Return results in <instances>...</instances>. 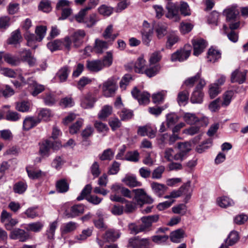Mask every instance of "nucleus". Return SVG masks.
<instances>
[{
  "label": "nucleus",
  "mask_w": 248,
  "mask_h": 248,
  "mask_svg": "<svg viewBox=\"0 0 248 248\" xmlns=\"http://www.w3.org/2000/svg\"><path fill=\"white\" fill-rule=\"evenodd\" d=\"M159 219L158 215L144 216L140 218L141 224L137 225L130 223L128 225V229L132 234H137L140 232H147L152 230V225L157 222Z\"/></svg>",
  "instance_id": "obj_1"
},
{
  "label": "nucleus",
  "mask_w": 248,
  "mask_h": 248,
  "mask_svg": "<svg viewBox=\"0 0 248 248\" xmlns=\"http://www.w3.org/2000/svg\"><path fill=\"white\" fill-rule=\"evenodd\" d=\"M86 33L83 30H77L70 36H66L63 39V46L65 49L69 51L71 49L72 45L75 48L82 46L84 42Z\"/></svg>",
  "instance_id": "obj_2"
},
{
  "label": "nucleus",
  "mask_w": 248,
  "mask_h": 248,
  "mask_svg": "<svg viewBox=\"0 0 248 248\" xmlns=\"http://www.w3.org/2000/svg\"><path fill=\"white\" fill-rule=\"evenodd\" d=\"M177 148L179 151L174 155V160L183 161L186 159L191 150V144L189 142H178Z\"/></svg>",
  "instance_id": "obj_3"
},
{
  "label": "nucleus",
  "mask_w": 248,
  "mask_h": 248,
  "mask_svg": "<svg viewBox=\"0 0 248 248\" xmlns=\"http://www.w3.org/2000/svg\"><path fill=\"white\" fill-rule=\"evenodd\" d=\"M111 201L122 203H125L124 212L127 214L131 213L135 211L137 208L136 202L132 201H128L124 198L116 194L110 196Z\"/></svg>",
  "instance_id": "obj_4"
},
{
  "label": "nucleus",
  "mask_w": 248,
  "mask_h": 248,
  "mask_svg": "<svg viewBox=\"0 0 248 248\" xmlns=\"http://www.w3.org/2000/svg\"><path fill=\"white\" fill-rule=\"evenodd\" d=\"M191 51V46L190 45H186L184 48L177 50L171 54V61L172 62H183L189 57Z\"/></svg>",
  "instance_id": "obj_5"
},
{
  "label": "nucleus",
  "mask_w": 248,
  "mask_h": 248,
  "mask_svg": "<svg viewBox=\"0 0 248 248\" xmlns=\"http://www.w3.org/2000/svg\"><path fill=\"white\" fill-rule=\"evenodd\" d=\"M61 146V145L59 142L46 140L40 144L39 153L42 156H48L50 149L57 150Z\"/></svg>",
  "instance_id": "obj_6"
},
{
  "label": "nucleus",
  "mask_w": 248,
  "mask_h": 248,
  "mask_svg": "<svg viewBox=\"0 0 248 248\" xmlns=\"http://www.w3.org/2000/svg\"><path fill=\"white\" fill-rule=\"evenodd\" d=\"M116 82V79L111 77L103 83L102 89L105 96L109 97L114 93L117 88Z\"/></svg>",
  "instance_id": "obj_7"
},
{
  "label": "nucleus",
  "mask_w": 248,
  "mask_h": 248,
  "mask_svg": "<svg viewBox=\"0 0 248 248\" xmlns=\"http://www.w3.org/2000/svg\"><path fill=\"white\" fill-rule=\"evenodd\" d=\"M166 8L167 13L166 16L167 18L172 19L175 21H178L180 19L179 14V6L177 3L171 2H168Z\"/></svg>",
  "instance_id": "obj_8"
},
{
  "label": "nucleus",
  "mask_w": 248,
  "mask_h": 248,
  "mask_svg": "<svg viewBox=\"0 0 248 248\" xmlns=\"http://www.w3.org/2000/svg\"><path fill=\"white\" fill-rule=\"evenodd\" d=\"M149 245V238L140 239L139 236L130 238L128 242V246L131 248H148Z\"/></svg>",
  "instance_id": "obj_9"
},
{
  "label": "nucleus",
  "mask_w": 248,
  "mask_h": 248,
  "mask_svg": "<svg viewBox=\"0 0 248 248\" xmlns=\"http://www.w3.org/2000/svg\"><path fill=\"white\" fill-rule=\"evenodd\" d=\"M133 97L138 100L140 104H146L149 102L150 94L147 92L141 93L136 87L131 91Z\"/></svg>",
  "instance_id": "obj_10"
},
{
  "label": "nucleus",
  "mask_w": 248,
  "mask_h": 248,
  "mask_svg": "<svg viewBox=\"0 0 248 248\" xmlns=\"http://www.w3.org/2000/svg\"><path fill=\"white\" fill-rule=\"evenodd\" d=\"M28 232L20 229H16L11 232L10 237L12 239H18L21 242H25L29 238Z\"/></svg>",
  "instance_id": "obj_11"
},
{
  "label": "nucleus",
  "mask_w": 248,
  "mask_h": 248,
  "mask_svg": "<svg viewBox=\"0 0 248 248\" xmlns=\"http://www.w3.org/2000/svg\"><path fill=\"white\" fill-rule=\"evenodd\" d=\"M192 43L193 46V54L195 56L199 55L206 46V42L203 39H193Z\"/></svg>",
  "instance_id": "obj_12"
},
{
  "label": "nucleus",
  "mask_w": 248,
  "mask_h": 248,
  "mask_svg": "<svg viewBox=\"0 0 248 248\" xmlns=\"http://www.w3.org/2000/svg\"><path fill=\"white\" fill-rule=\"evenodd\" d=\"M41 122V118L32 116L26 117L23 123V129L28 131Z\"/></svg>",
  "instance_id": "obj_13"
},
{
  "label": "nucleus",
  "mask_w": 248,
  "mask_h": 248,
  "mask_svg": "<svg viewBox=\"0 0 248 248\" xmlns=\"http://www.w3.org/2000/svg\"><path fill=\"white\" fill-rule=\"evenodd\" d=\"M110 45L109 41H105L97 38L95 40L94 43V51L96 54H101L104 52V50L107 49Z\"/></svg>",
  "instance_id": "obj_14"
},
{
  "label": "nucleus",
  "mask_w": 248,
  "mask_h": 248,
  "mask_svg": "<svg viewBox=\"0 0 248 248\" xmlns=\"http://www.w3.org/2000/svg\"><path fill=\"white\" fill-rule=\"evenodd\" d=\"M86 66L87 69L91 72L97 73L103 69L101 60L87 61Z\"/></svg>",
  "instance_id": "obj_15"
},
{
  "label": "nucleus",
  "mask_w": 248,
  "mask_h": 248,
  "mask_svg": "<svg viewBox=\"0 0 248 248\" xmlns=\"http://www.w3.org/2000/svg\"><path fill=\"white\" fill-rule=\"evenodd\" d=\"M247 71L243 72L236 69L231 75V81L232 83L237 82L239 84H242L245 82L246 78Z\"/></svg>",
  "instance_id": "obj_16"
},
{
  "label": "nucleus",
  "mask_w": 248,
  "mask_h": 248,
  "mask_svg": "<svg viewBox=\"0 0 248 248\" xmlns=\"http://www.w3.org/2000/svg\"><path fill=\"white\" fill-rule=\"evenodd\" d=\"M96 101L95 98L91 93H88L81 99L80 105L83 108H93Z\"/></svg>",
  "instance_id": "obj_17"
},
{
  "label": "nucleus",
  "mask_w": 248,
  "mask_h": 248,
  "mask_svg": "<svg viewBox=\"0 0 248 248\" xmlns=\"http://www.w3.org/2000/svg\"><path fill=\"white\" fill-rule=\"evenodd\" d=\"M153 192L158 197H161L167 190L168 187L164 184L153 182L151 184Z\"/></svg>",
  "instance_id": "obj_18"
},
{
  "label": "nucleus",
  "mask_w": 248,
  "mask_h": 248,
  "mask_svg": "<svg viewBox=\"0 0 248 248\" xmlns=\"http://www.w3.org/2000/svg\"><path fill=\"white\" fill-rule=\"evenodd\" d=\"M84 207L82 204H77L72 206L69 212H67L66 216L68 218H73L83 213Z\"/></svg>",
  "instance_id": "obj_19"
},
{
  "label": "nucleus",
  "mask_w": 248,
  "mask_h": 248,
  "mask_svg": "<svg viewBox=\"0 0 248 248\" xmlns=\"http://www.w3.org/2000/svg\"><path fill=\"white\" fill-rule=\"evenodd\" d=\"M94 132V129L91 125H88L82 131L81 133V136L82 140V142L83 144L86 145H90V140L89 139L91 137Z\"/></svg>",
  "instance_id": "obj_20"
},
{
  "label": "nucleus",
  "mask_w": 248,
  "mask_h": 248,
  "mask_svg": "<svg viewBox=\"0 0 248 248\" xmlns=\"http://www.w3.org/2000/svg\"><path fill=\"white\" fill-rule=\"evenodd\" d=\"M122 181L126 186L131 187L140 186L141 185V183L137 180L136 176L134 175H126Z\"/></svg>",
  "instance_id": "obj_21"
},
{
  "label": "nucleus",
  "mask_w": 248,
  "mask_h": 248,
  "mask_svg": "<svg viewBox=\"0 0 248 248\" xmlns=\"http://www.w3.org/2000/svg\"><path fill=\"white\" fill-rule=\"evenodd\" d=\"M22 39L20 31L19 29H17L11 33L10 37L7 40V44L16 45L21 42Z\"/></svg>",
  "instance_id": "obj_22"
},
{
  "label": "nucleus",
  "mask_w": 248,
  "mask_h": 248,
  "mask_svg": "<svg viewBox=\"0 0 248 248\" xmlns=\"http://www.w3.org/2000/svg\"><path fill=\"white\" fill-rule=\"evenodd\" d=\"M111 188L115 192L120 191V193L124 197L130 199L132 198V191H130L125 187L121 186L119 185H113L111 186Z\"/></svg>",
  "instance_id": "obj_23"
},
{
  "label": "nucleus",
  "mask_w": 248,
  "mask_h": 248,
  "mask_svg": "<svg viewBox=\"0 0 248 248\" xmlns=\"http://www.w3.org/2000/svg\"><path fill=\"white\" fill-rule=\"evenodd\" d=\"M3 58L6 63L12 66H17L20 63V60L18 57L9 53L4 54Z\"/></svg>",
  "instance_id": "obj_24"
},
{
  "label": "nucleus",
  "mask_w": 248,
  "mask_h": 248,
  "mask_svg": "<svg viewBox=\"0 0 248 248\" xmlns=\"http://www.w3.org/2000/svg\"><path fill=\"white\" fill-rule=\"evenodd\" d=\"M141 33L143 44L147 46H149L152 39L153 30L151 29H149L148 30L143 29L141 31Z\"/></svg>",
  "instance_id": "obj_25"
},
{
  "label": "nucleus",
  "mask_w": 248,
  "mask_h": 248,
  "mask_svg": "<svg viewBox=\"0 0 248 248\" xmlns=\"http://www.w3.org/2000/svg\"><path fill=\"white\" fill-rule=\"evenodd\" d=\"M120 236V234L118 231L113 229H109L106 232L104 238L108 242H114Z\"/></svg>",
  "instance_id": "obj_26"
},
{
  "label": "nucleus",
  "mask_w": 248,
  "mask_h": 248,
  "mask_svg": "<svg viewBox=\"0 0 248 248\" xmlns=\"http://www.w3.org/2000/svg\"><path fill=\"white\" fill-rule=\"evenodd\" d=\"M204 93L201 90L194 89L191 97L190 101L192 103L201 104L202 102Z\"/></svg>",
  "instance_id": "obj_27"
},
{
  "label": "nucleus",
  "mask_w": 248,
  "mask_h": 248,
  "mask_svg": "<svg viewBox=\"0 0 248 248\" xmlns=\"http://www.w3.org/2000/svg\"><path fill=\"white\" fill-rule=\"evenodd\" d=\"M239 239L238 232L236 231H232L228 235L227 238L225 239V242L228 246H233L236 244Z\"/></svg>",
  "instance_id": "obj_28"
},
{
  "label": "nucleus",
  "mask_w": 248,
  "mask_h": 248,
  "mask_svg": "<svg viewBox=\"0 0 248 248\" xmlns=\"http://www.w3.org/2000/svg\"><path fill=\"white\" fill-rule=\"evenodd\" d=\"M145 66V61L142 57L138 58L137 61L133 63L134 70L137 73H143V70Z\"/></svg>",
  "instance_id": "obj_29"
},
{
  "label": "nucleus",
  "mask_w": 248,
  "mask_h": 248,
  "mask_svg": "<svg viewBox=\"0 0 248 248\" xmlns=\"http://www.w3.org/2000/svg\"><path fill=\"white\" fill-rule=\"evenodd\" d=\"M25 38L27 41V44L29 46L33 49L36 48L37 47L36 43L38 42V37L36 35L27 31L25 35Z\"/></svg>",
  "instance_id": "obj_30"
},
{
  "label": "nucleus",
  "mask_w": 248,
  "mask_h": 248,
  "mask_svg": "<svg viewBox=\"0 0 248 248\" xmlns=\"http://www.w3.org/2000/svg\"><path fill=\"white\" fill-rule=\"evenodd\" d=\"M221 58V53L213 47L210 48L207 53V59L208 61L215 62Z\"/></svg>",
  "instance_id": "obj_31"
},
{
  "label": "nucleus",
  "mask_w": 248,
  "mask_h": 248,
  "mask_svg": "<svg viewBox=\"0 0 248 248\" xmlns=\"http://www.w3.org/2000/svg\"><path fill=\"white\" fill-rule=\"evenodd\" d=\"M189 95L188 91L186 90L180 92L177 98L178 104L180 106H185L188 102Z\"/></svg>",
  "instance_id": "obj_32"
},
{
  "label": "nucleus",
  "mask_w": 248,
  "mask_h": 248,
  "mask_svg": "<svg viewBox=\"0 0 248 248\" xmlns=\"http://www.w3.org/2000/svg\"><path fill=\"white\" fill-rule=\"evenodd\" d=\"M56 188L59 193H65L69 190V184L66 179H62L57 182Z\"/></svg>",
  "instance_id": "obj_33"
},
{
  "label": "nucleus",
  "mask_w": 248,
  "mask_h": 248,
  "mask_svg": "<svg viewBox=\"0 0 248 248\" xmlns=\"http://www.w3.org/2000/svg\"><path fill=\"white\" fill-rule=\"evenodd\" d=\"M70 72V69L68 66L62 67L57 73V76L59 78L60 82H63L65 81Z\"/></svg>",
  "instance_id": "obj_34"
},
{
  "label": "nucleus",
  "mask_w": 248,
  "mask_h": 248,
  "mask_svg": "<svg viewBox=\"0 0 248 248\" xmlns=\"http://www.w3.org/2000/svg\"><path fill=\"white\" fill-rule=\"evenodd\" d=\"M184 231L182 229H177L172 232L170 234V240L174 243H179L180 240L184 237Z\"/></svg>",
  "instance_id": "obj_35"
},
{
  "label": "nucleus",
  "mask_w": 248,
  "mask_h": 248,
  "mask_svg": "<svg viewBox=\"0 0 248 248\" xmlns=\"http://www.w3.org/2000/svg\"><path fill=\"white\" fill-rule=\"evenodd\" d=\"M29 84L33 88L32 95L34 96H36L45 90V87L43 85L38 84L36 81L33 79H30Z\"/></svg>",
  "instance_id": "obj_36"
},
{
  "label": "nucleus",
  "mask_w": 248,
  "mask_h": 248,
  "mask_svg": "<svg viewBox=\"0 0 248 248\" xmlns=\"http://www.w3.org/2000/svg\"><path fill=\"white\" fill-rule=\"evenodd\" d=\"M27 188V184L23 181L18 182L14 185L13 190L16 193L23 194Z\"/></svg>",
  "instance_id": "obj_37"
},
{
  "label": "nucleus",
  "mask_w": 248,
  "mask_h": 248,
  "mask_svg": "<svg viewBox=\"0 0 248 248\" xmlns=\"http://www.w3.org/2000/svg\"><path fill=\"white\" fill-rule=\"evenodd\" d=\"M91 10V7H85L75 16V20L79 23H83L86 18L87 12Z\"/></svg>",
  "instance_id": "obj_38"
},
{
  "label": "nucleus",
  "mask_w": 248,
  "mask_h": 248,
  "mask_svg": "<svg viewBox=\"0 0 248 248\" xmlns=\"http://www.w3.org/2000/svg\"><path fill=\"white\" fill-rule=\"evenodd\" d=\"M98 20V19L96 14H92L88 17H86L83 23L86 25V27L90 28L93 27Z\"/></svg>",
  "instance_id": "obj_39"
},
{
  "label": "nucleus",
  "mask_w": 248,
  "mask_h": 248,
  "mask_svg": "<svg viewBox=\"0 0 248 248\" xmlns=\"http://www.w3.org/2000/svg\"><path fill=\"white\" fill-rule=\"evenodd\" d=\"M224 13L226 16V20L228 22L237 19L239 12L234 8H230L226 10Z\"/></svg>",
  "instance_id": "obj_40"
},
{
  "label": "nucleus",
  "mask_w": 248,
  "mask_h": 248,
  "mask_svg": "<svg viewBox=\"0 0 248 248\" xmlns=\"http://www.w3.org/2000/svg\"><path fill=\"white\" fill-rule=\"evenodd\" d=\"M114 152L110 148L105 150L102 154L99 155V159L102 161L111 160L114 156Z\"/></svg>",
  "instance_id": "obj_41"
},
{
  "label": "nucleus",
  "mask_w": 248,
  "mask_h": 248,
  "mask_svg": "<svg viewBox=\"0 0 248 248\" xmlns=\"http://www.w3.org/2000/svg\"><path fill=\"white\" fill-rule=\"evenodd\" d=\"M112 108L108 105H105L98 113V117L100 119H105L112 113Z\"/></svg>",
  "instance_id": "obj_42"
},
{
  "label": "nucleus",
  "mask_w": 248,
  "mask_h": 248,
  "mask_svg": "<svg viewBox=\"0 0 248 248\" xmlns=\"http://www.w3.org/2000/svg\"><path fill=\"white\" fill-rule=\"evenodd\" d=\"M217 202L218 205L223 208H226L233 204V201L226 196H223L218 198Z\"/></svg>",
  "instance_id": "obj_43"
},
{
  "label": "nucleus",
  "mask_w": 248,
  "mask_h": 248,
  "mask_svg": "<svg viewBox=\"0 0 248 248\" xmlns=\"http://www.w3.org/2000/svg\"><path fill=\"white\" fill-rule=\"evenodd\" d=\"M184 121L189 124H194L199 121L198 118L194 113H185L183 116Z\"/></svg>",
  "instance_id": "obj_44"
},
{
  "label": "nucleus",
  "mask_w": 248,
  "mask_h": 248,
  "mask_svg": "<svg viewBox=\"0 0 248 248\" xmlns=\"http://www.w3.org/2000/svg\"><path fill=\"white\" fill-rule=\"evenodd\" d=\"M118 114L122 121L128 120L131 119L133 116V111L125 108L118 112Z\"/></svg>",
  "instance_id": "obj_45"
},
{
  "label": "nucleus",
  "mask_w": 248,
  "mask_h": 248,
  "mask_svg": "<svg viewBox=\"0 0 248 248\" xmlns=\"http://www.w3.org/2000/svg\"><path fill=\"white\" fill-rule=\"evenodd\" d=\"M140 155L137 151H129L126 153L124 160L132 162H138L139 160Z\"/></svg>",
  "instance_id": "obj_46"
},
{
  "label": "nucleus",
  "mask_w": 248,
  "mask_h": 248,
  "mask_svg": "<svg viewBox=\"0 0 248 248\" xmlns=\"http://www.w3.org/2000/svg\"><path fill=\"white\" fill-rule=\"evenodd\" d=\"M76 223L70 221L66 224H63L61 228V232L62 234H66L74 231L76 229Z\"/></svg>",
  "instance_id": "obj_47"
},
{
  "label": "nucleus",
  "mask_w": 248,
  "mask_h": 248,
  "mask_svg": "<svg viewBox=\"0 0 248 248\" xmlns=\"http://www.w3.org/2000/svg\"><path fill=\"white\" fill-rule=\"evenodd\" d=\"M97 219H93V223L95 226L100 229H106V226L104 223L103 217L100 212H97L96 214Z\"/></svg>",
  "instance_id": "obj_48"
},
{
  "label": "nucleus",
  "mask_w": 248,
  "mask_h": 248,
  "mask_svg": "<svg viewBox=\"0 0 248 248\" xmlns=\"http://www.w3.org/2000/svg\"><path fill=\"white\" fill-rule=\"evenodd\" d=\"M92 189V186L91 184L86 185L81 191L80 195L77 198L78 201H81L84 199H86L87 195L90 194Z\"/></svg>",
  "instance_id": "obj_49"
},
{
  "label": "nucleus",
  "mask_w": 248,
  "mask_h": 248,
  "mask_svg": "<svg viewBox=\"0 0 248 248\" xmlns=\"http://www.w3.org/2000/svg\"><path fill=\"white\" fill-rule=\"evenodd\" d=\"M112 53L111 51H108L106 53V55L104 56L103 59L101 60V63L103 64V67H109L112 64Z\"/></svg>",
  "instance_id": "obj_50"
},
{
  "label": "nucleus",
  "mask_w": 248,
  "mask_h": 248,
  "mask_svg": "<svg viewBox=\"0 0 248 248\" xmlns=\"http://www.w3.org/2000/svg\"><path fill=\"white\" fill-rule=\"evenodd\" d=\"M47 28L45 26H37L35 29V33L36 36L38 37V41L41 42L44 38Z\"/></svg>",
  "instance_id": "obj_51"
},
{
  "label": "nucleus",
  "mask_w": 248,
  "mask_h": 248,
  "mask_svg": "<svg viewBox=\"0 0 248 248\" xmlns=\"http://www.w3.org/2000/svg\"><path fill=\"white\" fill-rule=\"evenodd\" d=\"M57 227V222L54 221L49 225V229L46 231V235L48 239L52 240L54 239L55 232Z\"/></svg>",
  "instance_id": "obj_52"
},
{
  "label": "nucleus",
  "mask_w": 248,
  "mask_h": 248,
  "mask_svg": "<svg viewBox=\"0 0 248 248\" xmlns=\"http://www.w3.org/2000/svg\"><path fill=\"white\" fill-rule=\"evenodd\" d=\"M98 10L100 14L108 16L112 14L113 9L110 6L103 4L98 8Z\"/></svg>",
  "instance_id": "obj_53"
},
{
  "label": "nucleus",
  "mask_w": 248,
  "mask_h": 248,
  "mask_svg": "<svg viewBox=\"0 0 248 248\" xmlns=\"http://www.w3.org/2000/svg\"><path fill=\"white\" fill-rule=\"evenodd\" d=\"M52 116V115L50 109L43 108L40 111L37 117L40 118L41 121L43 120L44 121H47Z\"/></svg>",
  "instance_id": "obj_54"
},
{
  "label": "nucleus",
  "mask_w": 248,
  "mask_h": 248,
  "mask_svg": "<svg viewBox=\"0 0 248 248\" xmlns=\"http://www.w3.org/2000/svg\"><path fill=\"white\" fill-rule=\"evenodd\" d=\"M201 76V73H197L195 76L186 79L184 82V84L189 88L192 87L194 86L195 83L197 80H198L199 79H200Z\"/></svg>",
  "instance_id": "obj_55"
},
{
  "label": "nucleus",
  "mask_w": 248,
  "mask_h": 248,
  "mask_svg": "<svg viewBox=\"0 0 248 248\" xmlns=\"http://www.w3.org/2000/svg\"><path fill=\"white\" fill-rule=\"evenodd\" d=\"M224 33L227 34L228 39L233 43L237 42L238 39V34L234 31H231L227 33V31L228 30V27L226 25H223Z\"/></svg>",
  "instance_id": "obj_56"
},
{
  "label": "nucleus",
  "mask_w": 248,
  "mask_h": 248,
  "mask_svg": "<svg viewBox=\"0 0 248 248\" xmlns=\"http://www.w3.org/2000/svg\"><path fill=\"white\" fill-rule=\"evenodd\" d=\"M62 41L57 39L53 42H49L47 44V47L51 51H55L61 49V46L63 45Z\"/></svg>",
  "instance_id": "obj_57"
},
{
  "label": "nucleus",
  "mask_w": 248,
  "mask_h": 248,
  "mask_svg": "<svg viewBox=\"0 0 248 248\" xmlns=\"http://www.w3.org/2000/svg\"><path fill=\"white\" fill-rule=\"evenodd\" d=\"M44 225L40 222L31 223L27 225V230L33 232H40L43 228Z\"/></svg>",
  "instance_id": "obj_58"
},
{
  "label": "nucleus",
  "mask_w": 248,
  "mask_h": 248,
  "mask_svg": "<svg viewBox=\"0 0 248 248\" xmlns=\"http://www.w3.org/2000/svg\"><path fill=\"white\" fill-rule=\"evenodd\" d=\"M30 104L27 101H21L18 102L16 104V109L20 112H25L29 110Z\"/></svg>",
  "instance_id": "obj_59"
},
{
  "label": "nucleus",
  "mask_w": 248,
  "mask_h": 248,
  "mask_svg": "<svg viewBox=\"0 0 248 248\" xmlns=\"http://www.w3.org/2000/svg\"><path fill=\"white\" fill-rule=\"evenodd\" d=\"M83 124V120L80 119L76 121L69 127V132L71 134L77 133Z\"/></svg>",
  "instance_id": "obj_60"
},
{
  "label": "nucleus",
  "mask_w": 248,
  "mask_h": 248,
  "mask_svg": "<svg viewBox=\"0 0 248 248\" xmlns=\"http://www.w3.org/2000/svg\"><path fill=\"white\" fill-rule=\"evenodd\" d=\"M21 115L16 111L8 110L6 115V119L8 121L15 122L20 119Z\"/></svg>",
  "instance_id": "obj_61"
},
{
  "label": "nucleus",
  "mask_w": 248,
  "mask_h": 248,
  "mask_svg": "<svg viewBox=\"0 0 248 248\" xmlns=\"http://www.w3.org/2000/svg\"><path fill=\"white\" fill-rule=\"evenodd\" d=\"M37 208V206L30 207L25 211L24 214L28 218H34L39 216V214L36 211Z\"/></svg>",
  "instance_id": "obj_62"
},
{
  "label": "nucleus",
  "mask_w": 248,
  "mask_h": 248,
  "mask_svg": "<svg viewBox=\"0 0 248 248\" xmlns=\"http://www.w3.org/2000/svg\"><path fill=\"white\" fill-rule=\"evenodd\" d=\"M181 14L184 16H188L191 15L190 8L187 2L181 1L179 6Z\"/></svg>",
  "instance_id": "obj_63"
},
{
  "label": "nucleus",
  "mask_w": 248,
  "mask_h": 248,
  "mask_svg": "<svg viewBox=\"0 0 248 248\" xmlns=\"http://www.w3.org/2000/svg\"><path fill=\"white\" fill-rule=\"evenodd\" d=\"M38 9L44 12H49L51 10L50 2L47 0L41 1L38 6Z\"/></svg>",
  "instance_id": "obj_64"
}]
</instances>
